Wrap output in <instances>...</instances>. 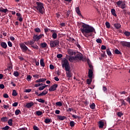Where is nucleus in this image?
I'll return each mask as SVG.
<instances>
[{"mask_svg": "<svg viewBox=\"0 0 130 130\" xmlns=\"http://www.w3.org/2000/svg\"><path fill=\"white\" fill-rule=\"evenodd\" d=\"M47 93H48V90H44L42 93H40L39 94V95L41 96H45V95H46V94H47Z\"/></svg>", "mask_w": 130, "mask_h": 130, "instance_id": "a211bd4d", "label": "nucleus"}, {"mask_svg": "<svg viewBox=\"0 0 130 130\" xmlns=\"http://www.w3.org/2000/svg\"><path fill=\"white\" fill-rule=\"evenodd\" d=\"M20 47L22 52H26L28 50V47L24 43H21L19 44Z\"/></svg>", "mask_w": 130, "mask_h": 130, "instance_id": "423d86ee", "label": "nucleus"}, {"mask_svg": "<svg viewBox=\"0 0 130 130\" xmlns=\"http://www.w3.org/2000/svg\"><path fill=\"white\" fill-rule=\"evenodd\" d=\"M38 102H40V103H44L45 102V101L42 99H37L36 100Z\"/></svg>", "mask_w": 130, "mask_h": 130, "instance_id": "473e14b6", "label": "nucleus"}, {"mask_svg": "<svg viewBox=\"0 0 130 130\" xmlns=\"http://www.w3.org/2000/svg\"><path fill=\"white\" fill-rule=\"evenodd\" d=\"M34 105V103H33V102H31L30 103H28L26 104V107L27 108H31V107H32V106H33Z\"/></svg>", "mask_w": 130, "mask_h": 130, "instance_id": "ddd939ff", "label": "nucleus"}, {"mask_svg": "<svg viewBox=\"0 0 130 130\" xmlns=\"http://www.w3.org/2000/svg\"><path fill=\"white\" fill-rule=\"evenodd\" d=\"M57 116L59 120H64V119H67V117L64 116L57 115Z\"/></svg>", "mask_w": 130, "mask_h": 130, "instance_id": "aec40b11", "label": "nucleus"}, {"mask_svg": "<svg viewBox=\"0 0 130 130\" xmlns=\"http://www.w3.org/2000/svg\"><path fill=\"white\" fill-rule=\"evenodd\" d=\"M46 79L45 78H40L35 81V83H41L42 82H45Z\"/></svg>", "mask_w": 130, "mask_h": 130, "instance_id": "2eb2a0df", "label": "nucleus"}, {"mask_svg": "<svg viewBox=\"0 0 130 130\" xmlns=\"http://www.w3.org/2000/svg\"><path fill=\"white\" fill-rule=\"evenodd\" d=\"M31 47H32L34 49H36V50H38V49H39V47L37 45H32L31 46Z\"/></svg>", "mask_w": 130, "mask_h": 130, "instance_id": "c85d7f7f", "label": "nucleus"}, {"mask_svg": "<svg viewBox=\"0 0 130 130\" xmlns=\"http://www.w3.org/2000/svg\"><path fill=\"white\" fill-rule=\"evenodd\" d=\"M103 126H104V122L102 121H100L99 127H100V128H102Z\"/></svg>", "mask_w": 130, "mask_h": 130, "instance_id": "4be33fe9", "label": "nucleus"}, {"mask_svg": "<svg viewBox=\"0 0 130 130\" xmlns=\"http://www.w3.org/2000/svg\"><path fill=\"white\" fill-rule=\"evenodd\" d=\"M101 49H102V50H105V49H106V46H105L104 45H102Z\"/></svg>", "mask_w": 130, "mask_h": 130, "instance_id": "680f3d73", "label": "nucleus"}, {"mask_svg": "<svg viewBox=\"0 0 130 130\" xmlns=\"http://www.w3.org/2000/svg\"><path fill=\"white\" fill-rule=\"evenodd\" d=\"M68 52L70 55H74V54H76V52H74V50H73L69 49Z\"/></svg>", "mask_w": 130, "mask_h": 130, "instance_id": "412c9836", "label": "nucleus"}, {"mask_svg": "<svg viewBox=\"0 0 130 130\" xmlns=\"http://www.w3.org/2000/svg\"><path fill=\"white\" fill-rule=\"evenodd\" d=\"M21 112L20 110H16L15 111V115H19V114H21Z\"/></svg>", "mask_w": 130, "mask_h": 130, "instance_id": "58836bf2", "label": "nucleus"}, {"mask_svg": "<svg viewBox=\"0 0 130 130\" xmlns=\"http://www.w3.org/2000/svg\"><path fill=\"white\" fill-rule=\"evenodd\" d=\"M44 122H45V123H49V122H51V119L49 118H46L44 120Z\"/></svg>", "mask_w": 130, "mask_h": 130, "instance_id": "e433bc0d", "label": "nucleus"}, {"mask_svg": "<svg viewBox=\"0 0 130 130\" xmlns=\"http://www.w3.org/2000/svg\"><path fill=\"white\" fill-rule=\"evenodd\" d=\"M29 42V45H31V46H32V45H34V43H35V41H34V40H30Z\"/></svg>", "mask_w": 130, "mask_h": 130, "instance_id": "49530a36", "label": "nucleus"}, {"mask_svg": "<svg viewBox=\"0 0 130 130\" xmlns=\"http://www.w3.org/2000/svg\"><path fill=\"white\" fill-rule=\"evenodd\" d=\"M111 12L113 16H114V17H117V15L116 14V11H115V9H112L111 10Z\"/></svg>", "mask_w": 130, "mask_h": 130, "instance_id": "dca6fc26", "label": "nucleus"}, {"mask_svg": "<svg viewBox=\"0 0 130 130\" xmlns=\"http://www.w3.org/2000/svg\"><path fill=\"white\" fill-rule=\"evenodd\" d=\"M103 91H104V92H106L107 91V88L105 86H103Z\"/></svg>", "mask_w": 130, "mask_h": 130, "instance_id": "69168bd1", "label": "nucleus"}, {"mask_svg": "<svg viewBox=\"0 0 130 130\" xmlns=\"http://www.w3.org/2000/svg\"><path fill=\"white\" fill-rule=\"evenodd\" d=\"M117 115L119 117H121V116H122V115H123V113L121 112H119L117 113Z\"/></svg>", "mask_w": 130, "mask_h": 130, "instance_id": "37998d69", "label": "nucleus"}, {"mask_svg": "<svg viewBox=\"0 0 130 130\" xmlns=\"http://www.w3.org/2000/svg\"><path fill=\"white\" fill-rule=\"evenodd\" d=\"M9 128H10V126H9L8 125H6L5 127H2L1 129H3V130H8V129H9Z\"/></svg>", "mask_w": 130, "mask_h": 130, "instance_id": "79ce46f5", "label": "nucleus"}, {"mask_svg": "<svg viewBox=\"0 0 130 130\" xmlns=\"http://www.w3.org/2000/svg\"><path fill=\"white\" fill-rule=\"evenodd\" d=\"M4 98H9V95L7 93H5L3 95Z\"/></svg>", "mask_w": 130, "mask_h": 130, "instance_id": "e2e57ef3", "label": "nucleus"}, {"mask_svg": "<svg viewBox=\"0 0 130 130\" xmlns=\"http://www.w3.org/2000/svg\"><path fill=\"white\" fill-rule=\"evenodd\" d=\"M56 106H62L61 102H58L55 103Z\"/></svg>", "mask_w": 130, "mask_h": 130, "instance_id": "ea45409f", "label": "nucleus"}, {"mask_svg": "<svg viewBox=\"0 0 130 130\" xmlns=\"http://www.w3.org/2000/svg\"><path fill=\"white\" fill-rule=\"evenodd\" d=\"M114 52L115 53V54H120L121 55L122 53L119 50H118V49H116L115 50Z\"/></svg>", "mask_w": 130, "mask_h": 130, "instance_id": "7c9ffc66", "label": "nucleus"}, {"mask_svg": "<svg viewBox=\"0 0 130 130\" xmlns=\"http://www.w3.org/2000/svg\"><path fill=\"white\" fill-rule=\"evenodd\" d=\"M119 101L121 102V106H122V105H124V106H126V105H127V104L124 101V100L121 99L119 100Z\"/></svg>", "mask_w": 130, "mask_h": 130, "instance_id": "6ab92c4d", "label": "nucleus"}, {"mask_svg": "<svg viewBox=\"0 0 130 130\" xmlns=\"http://www.w3.org/2000/svg\"><path fill=\"white\" fill-rule=\"evenodd\" d=\"M1 46H2V47H3V48L6 49V48L8 47V45H7V43L6 42H2L1 43Z\"/></svg>", "mask_w": 130, "mask_h": 130, "instance_id": "4468645a", "label": "nucleus"}, {"mask_svg": "<svg viewBox=\"0 0 130 130\" xmlns=\"http://www.w3.org/2000/svg\"><path fill=\"white\" fill-rule=\"evenodd\" d=\"M8 44L9 47H12L13 46V44H12V42H11V41L8 42Z\"/></svg>", "mask_w": 130, "mask_h": 130, "instance_id": "6e6d98bb", "label": "nucleus"}, {"mask_svg": "<svg viewBox=\"0 0 130 130\" xmlns=\"http://www.w3.org/2000/svg\"><path fill=\"white\" fill-rule=\"evenodd\" d=\"M106 51L108 55H109V56H111L112 54L111 53V52L110 51V50L109 49V48L107 49Z\"/></svg>", "mask_w": 130, "mask_h": 130, "instance_id": "2f4dec72", "label": "nucleus"}, {"mask_svg": "<svg viewBox=\"0 0 130 130\" xmlns=\"http://www.w3.org/2000/svg\"><path fill=\"white\" fill-rule=\"evenodd\" d=\"M62 67L64 68L65 71L67 72V78H71L72 72H71V67H70V63H69V61L67 59L62 61Z\"/></svg>", "mask_w": 130, "mask_h": 130, "instance_id": "f03ea898", "label": "nucleus"}, {"mask_svg": "<svg viewBox=\"0 0 130 130\" xmlns=\"http://www.w3.org/2000/svg\"><path fill=\"white\" fill-rule=\"evenodd\" d=\"M116 4L117 5L118 8H120L122 10L126 8V5H125V3H122V1H119L117 2L116 3Z\"/></svg>", "mask_w": 130, "mask_h": 130, "instance_id": "39448f33", "label": "nucleus"}, {"mask_svg": "<svg viewBox=\"0 0 130 130\" xmlns=\"http://www.w3.org/2000/svg\"><path fill=\"white\" fill-rule=\"evenodd\" d=\"M36 114L38 115V116H40L41 115H42V112L40 111H37L36 112Z\"/></svg>", "mask_w": 130, "mask_h": 130, "instance_id": "de8ad7c7", "label": "nucleus"}, {"mask_svg": "<svg viewBox=\"0 0 130 130\" xmlns=\"http://www.w3.org/2000/svg\"><path fill=\"white\" fill-rule=\"evenodd\" d=\"M37 6L35 7V9L39 11V13L43 15L44 14V4L41 2H36Z\"/></svg>", "mask_w": 130, "mask_h": 130, "instance_id": "7ed1b4c3", "label": "nucleus"}, {"mask_svg": "<svg viewBox=\"0 0 130 130\" xmlns=\"http://www.w3.org/2000/svg\"><path fill=\"white\" fill-rule=\"evenodd\" d=\"M38 37H39V40H40V39L42 37H44V34H40V35L38 36Z\"/></svg>", "mask_w": 130, "mask_h": 130, "instance_id": "052dcab7", "label": "nucleus"}, {"mask_svg": "<svg viewBox=\"0 0 130 130\" xmlns=\"http://www.w3.org/2000/svg\"><path fill=\"white\" fill-rule=\"evenodd\" d=\"M7 12H9L8 9H4L3 7L0 8V13L7 14Z\"/></svg>", "mask_w": 130, "mask_h": 130, "instance_id": "9b49d317", "label": "nucleus"}, {"mask_svg": "<svg viewBox=\"0 0 130 130\" xmlns=\"http://www.w3.org/2000/svg\"><path fill=\"white\" fill-rule=\"evenodd\" d=\"M120 44L123 46V47H128V48H130V42L121 41L120 42Z\"/></svg>", "mask_w": 130, "mask_h": 130, "instance_id": "0eeeda50", "label": "nucleus"}, {"mask_svg": "<svg viewBox=\"0 0 130 130\" xmlns=\"http://www.w3.org/2000/svg\"><path fill=\"white\" fill-rule=\"evenodd\" d=\"M33 77L37 78V79H39V78H40V76H39V75H38V74H36V75H33Z\"/></svg>", "mask_w": 130, "mask_h": 130, "instance_id": "864d4df0", "label": "nucleus"}, {"mask_svg": "<svg viewBox=\"0 0 130 130\" xmlns=\"http://www.w3.org/2000/svg\"><path fill=\"white\" fill-rule=\"evenodd\" d=\"M17 95L18 93H17L16 90H13L12 91V96H17Z\"/></svg>", "mask_w": 130, "mask_h": 130, "instance_id": "a19ab883", "label": "nucleus"}, {"mask_svg": "<svg viewBox=\"0 0 130 130\" xmlns=\"http://www.w3.org/2000/svg\"><path fill=\"white\" fill-rule=\"evenodd\" d=\"M8 123L9 125H10V126H12V125H13V119H10L8 121Z\"/></svg>", "mask_w": 130, "mask_h": 130, "instance_id": "c756f323", "label": "nucleus"}, {"mask_svg": "<svg viewBox=\"0 0 130 130\" xmlns=\"http://www.w3.org/2000/svg\"><path fill=\"white\" fill-rule=\"evenodd\" d=\"M40 64L43 67H45V64H44V59L43 58L41 59Z\"/></svg>", "mask_w": 130, "mask_h": 130, "instance_id": "393cba45", "label": "nucleus"}, {"mask_svg": "<svg viewBox=\"0 0 130 130\" xmlns=\"http://www.w3.org/2000/svg\"><path fill=\"white\" fill-rule=\"evenodd\" d=\"M1 89H5V85L3 84H0Z\"/></svg>", "mask_w": 130, "mask_h": 130, "instance_id": "338daca9", "label": "nucleus"}, {"mask_svg": "<svg viewBox=\"0 0 130 130\" xmlns=\"http://www.w3.org/2000/svg\"><path fill=\"white\" fill-rule=\"evenodd\" d=\"M75 57H76L77 59H79V60H83L84 59V56L81 53L77 54Z\"/></svg>", "mask_w": 130, "mask_h": 130, "instance_id": "1a4fd4ad", "label": "nucleus"}, {"mask_svg": "<svg viewBox=\"0 0 130 130\" xmlns=\"http://www.w3.org/2000/svg\"><path fill=\"white\" fill-rule=\"evenodd\" d=\"M26 79L27 80H28V81H31V79H32V76H31V75H27Z\"/></svg>", "mask_w": 130, "mask_h": 130, "instance_id": "8fccbe9b", "label": "nucleus"}, {"mask_svg": "<svg viewBox=\"0 0 130 130\" xmlns=\"http://www.w3.org/2000/svg\"><path fill=\"white\" fill-rule=\"evenodd\" d=\"M18 21H19V22H22V21H23V18H22V15H21L20 16L17 17Z\"/></svg>", "mask_w": 130, "mask_h": 130, "instance_id": "603ef678", "label": "nucleus"}, {"mask_svg": "<svg viewBox=\"0 0 130 130\" xmlns=\"http://www.w3.org/2000/svg\"><path fill=\"white\" fill-rule=\"evenodd\" d=\"M126 100L127 102L129 103V104H130V97L128 96L126 99Z\"/></svg>", "mask_w": 130, "mask_h": 130, "instance_id": "774afa93", "label": "nucleus"}, {"mask_svg": "<svg viewBox=\"0 0 130 130\" xmlns=\"http://www.w3.org/2000/svg\"><path fill=\"white\" fill-rule=\"evenodd\" d=\"M13 75L15 77H19V72L18 71H15Z\"/></svg>", "mask_w": 130, "mask_h": 130, "instance_id": "a18cd8bd", "label": "nucleus"}, {"mask_svg": "<svg viewBox=\"0 0 130 130\" xmlns=\"http://www.w3.org/2000/svg\"><path fill=\"white\" fill-rule=\"evenodd\" d=\"M32 39L36 42H37V41H39V38L38 37V35H34L32 37Z\"/></svg>", "mask_w": 130, "mask_h": 130, "instance_id": "f3484780", "label": "nucleus"}, {"mask_svg": "<svg viewBox=\"0 0 130 130\" xmlns=\"http://www.w3.org/2000/svg\"><path fill=\"white\" fill-rule=\"evenodd\" d=\"M75 11L77 14L79 16V17H81L82 19H84V16L81 13V11L80 10V7H78L75 8Z\"/></svg>", "mask_w": 130, "mask_h": 130, "instance_id": "9d476101", "label": "nucleus"}, {"mask_svg": "<svg viewBox=\"0 0 130 130\" xmlns=\"http://www.w3.org/2000/svg\"><path fill=\"white\" fill-rule=\"evenodd\" d=\"M75 124H76V123L74 121H71L70 122V125L71 126V127H74L75 126Z\"/></svg>", "mask_w": 130, "mask_h": 130, "instance_id": "f704fd0d", "label": "nucleus"}, {"mask_svg": "<svg viewBox=\"0 0 130 130\" xmlns=\"http://www.w3.org/2000/svg\"><path fill=\"white\" fill-rule=\"evenodd\" d=\"M3 107H4V108H5V109H7V108H10V106L9 105H4Z\"/></svg>", "mask_w": 130, "mask_h": 130, "instance_id": "5fc2aeb1", "label": "nucleus"}, {"mask_svg": "<svg viewBox=\"0 0 130 130\" xmlns=\"http://www.w3.org/2000/svg\"><path fill=\"white\" fill-rule=\"evenodd\" d=\"M114 26L115 28H116V29H119V28L121 27V25H120L119 23H115L114 24Z\"/></svg>", "mask_w": 130, "mask_h": 130, "instance_id": "5701e85b", "label": "nucleus"}, {"mask_svg": "<svg viewBox=\"0 0 130 130\" xmlns=\"http://www.w3.org/2000/svg\"><path fill=\"white\" fill-rule=\"evenodd\" d=\"M88 78H89V79L93 78V71L91 69L88 70Z\"/></svg>", "mask_w": 130, "mask_h": 130, "instance_id": "f8f14e48", "label": "nucleus"}, {"mask_svg": "<svg viewBox=\"0 0 130 130\" xmlns=\"http://www.w3.org/2000/svg\"><path fill=\"white\" fill-rule=\"evenodd\" d=\"M97 43H102V40H101V39H98L96 40Z\"/></svg>", "mask_w": 130, "mask_h": 130, "instance_id": "3c124183", "label": "nucleus"}, {"mask_svg": "<svg viewBox=\"0 0 130 130\" xmlns=\"http://www.w3.org/2000/svg\"><path fill=\"white\" fill-rule=\"evenodd\" d=\"M105 25H106V28H108V29H109V28H110V23L108 21L106 22Z\"/></svg>", "mask_w": 130, "mask_h": 130, "instance_id": "4c0bfd02", "label": "nucleus"}, {"mask_svg": "<svg viewBox=\"0 0 130 130\" xmlns=\"http://www.w3.org/2000/svg\"><path fill=\"white\" fill-rule=\"evenodd\" d=\"M93 80V78H89V79H87V81H86V83L88 85H90L91 83H92V80Z\"/></svg>", "mask_w": 130, "mask_h": 130, "instance_id": "bb28decb", "label": "nucleus"}, {"mask_svg": "<svg viewBox=\"0 0 130 130\" xmlns=\"http://www.w3.org/2000/svg\"><path fill=\"white\" fill-rule=\"evenodd\" d=\"M89 107L90 109H92V110H94V109H95V107H96V105H95V103H92V104L89 105Z\"/></svg>", "mask_w": 130, "mask_h": 130, "instance_id": "a878e982", "label": "nucleus"}, {"mask_svg": "<svg viewBox=\"0 0 130 130\" xmlns=\"http://www.w3.org/2000/svg\"><path fill=\"white\" fill-rule=\"evenodd\" d=\"M31 91H32V89H25L24 92H25V93H30V92H31Z\"/></svg>", "mask_w": 130, "mask_h": 130, "instance_id": "13d9d810", "label": "nucleus"}, {"mask_svg": "<svg viewBox=\"0 0 130 130\" xmlns=\"http://www.w3.org/2000/svg\"><path fill=\"white\" fill-rule=\"evenodd\" d=\"M33 128L34 130H39V128H38V127L36 125H34L33 126Z\"/></svg>", "mask_w": 130, "mask_h": 130, "instance_id": "0e129e2a", "label": "nucleus"}, {"mask_svg": "<svg viewBox=\"0 0 130 130\" xmlns=\"http://www.w3.org/2000/svg\"><path fill=\"white\" fill-rule=\"evenodd\" d=\"M57 87H58V85L56 84H54L52 86L50 87V88H49V91H50V92H53V91H55Z\"/></svg>", "mask_w": 130, "mask_h": 130, "instance_id": "6e6552de", "label": "nucleus"}, {"mask_svg": "<svg viewBox=\"0 0 130 130\" xmlns=\"http://www.w3.org/2000/svg\"><path fill=\"white\" fill-rule=\"evenodd\" d=\"M41 47H42V48H45L47 47V44H46L45 42L42 43L41 44Z\"/></svg>", "mask_w": 130, "mask_h": 130, "instance_id": "b1692460", "label": "nucleus"}, {"mask_svg": "<svg viewBox=\"0 0 130 130\" xmlns=\"http://www.w3.org/2000/svg\"><path fill=\"white\" fill-rule=\"evenodd\" d=\"M34 30L36 33H40L41 32V29L39 27L35 28Z\"/></svg>", "mask_w": 130, "mask_h": 130, "instance_id": "72a5a7b5", "label": "nucleus"}, {"mask_svg": "<svg viewBox=\"0 0 130 130\" xmlns=\"http://www.w3.org/2000/svg\"><path fill=\"white\" fill-rule=\"evenodd\" d=\"M57 58H61V57H62V54H58L57 55Z\"/></svg>", "mask_w": 130, "mask_h": 130, "instance_id": "bf43d9fd", "label": "nucleus"}, {"mask_svg": "<svg viewBox=\"0 0 130 130\" xmlns=\"http://www.w3.org/2000/svg\"><path fill=\"white\" fill-rule=\"evenodd\" d=\"M58 45H59V41L54 40L50 41V47L51 48H54V47H56Z\"/></svg>", "mask_w": 130, "mask_h": 130, "instance_id": "20e7f679", "label": "nucleus"}, {"mask_svg": "<svg viewBox=\"0 0 130 130\" xmlns=\"http://www.w3.org/2000/svg\"><path fill=\"white\" fill-rule=\"evenodd\" d=\"M124 35H125V36H127V37H128V36H130V32L125 31L124 32Z\"/></svg>", "mask_w": 130, "mask_h": 130, "instance_id": "c03bdc74", "label": "nucleus"}, {"mask_svg": "<svg viewBox=\"0 0 130 130\" xmlns=\"http://www.w3.org/2000/svg\"><path fill=\"white\" fill-rule=\"evenodd\" d=\"M1 121L2 122H6V121H8V117H3L1 118Z\"/></svg>", "mask_w": 130, "mask_h": 130, "instance_id": "cd10ccee", "label": "nucleus"}, {"mask_svg": "<svg viewBox=\"0 0 130 130\" xmlns=\"http://www.w3.org/2000/svg\"><path fill=\"white\" fill-rule=\"evenodd\" d=\"M52 37L53 39H56V38H57V34H56V32H53L52 35Z\"/></svg>", "mask_w": 130, "mask_h": 130, "instance_id": "c9c22d12", "label": "nucleus"}, {"mask_svg": "<svg viewBox=\"0 0 130 130\" xmlns=\"http://www.w3.org/2000/svg\"><path fill=\"white\" fill-rule=\"evenodd\" d=\"M83 25H81V28H80V30L82 34L88 38L90 35H88L90 33H92L94 32L96 34V31H95V28L93 26H91L88 24H87L85 23H82Z\"/></svg>", "mask_w": 130, "mask_h": 130, "instance_id": "f257e3e1", "label": "nucleus"}, {"mask_svg": "<svg viewBox=\"0 0 130 130\" xmlns=\"http://www.w3.org/2000/svg\"><path fill=\"white\" fill-rule=\"evenodd\" d=\"M12 106H13V107H17V106H18V102H15L13 103L12 104Z\"/></svg>", "mask_w": 130, "mask_h": 130, "instance_id": "4d7b16f0", "label": "nucleus"}, {"mask_svg": "<svg viewBox=\"0 0 130 130\" xmlns=\"http://www.w3.org/2000/svg\"><path fill=\"white\" fill-rule=\"evenodd\" d=\"M44 89H45V86H42L39 87V91H42L43 90H44Z\"/></svg>", "mask_w": 130, "mask_h": 130, "instance_id": "09e8293b", "label": "nucleus"}]
</instances>
